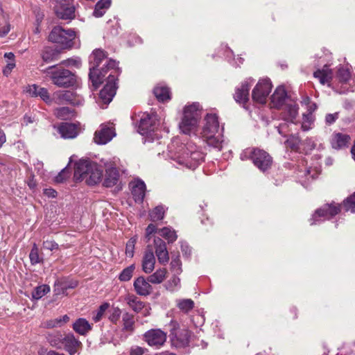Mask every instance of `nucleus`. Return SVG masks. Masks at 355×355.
<instances>
[{"instance_id": "38", "label": "nucleus", "mask_w": 355, "mask_h": 355, "mask_svg": "<svg viewBox=\"0 0 355 355\" xmlns=\"http://www.w3.org/2000/svg\"><path fill=\"white\" fill-rule=\"evenodd\" d=\"M50 292V287L46 284L37 286L32 292V297L35 300H40L46 294Z\"/></svg>"}, {"instance_id": "36", "label": "nucleus", "mask_w": 355, "mask_h": 355, "mask_svg": "<svg viewBox=\"0 0 355 355\" xmlns=\"http://www.w3.org/2000/svg\"><path fill=\"white\" fill-rule=\"evenodd\" d=\"M158 234L166 239L168 243L174 242L178 238L176 232L168 227H164L159 230Z\"/></svg>"}, {"instance_id": "20", "label": "nucleus", "mask_w": 355, "mask_h": 355, "mask_svg": "<svg viewBox=\"0 0 355 355\" xmlns=\"http://www.w3.org/2000/svg\"><path fill=\"white\" fill-rule=\"evenodd\" d=\"M58 131L64 139H73L78 134V128L73 123H62L58 127Z\"/></svg>"}, {"instance_id": "26", "label": "nucleus", "mask_w": 355, "mask_h": 355, "mask_svg": "<svg viewBox=\"0 0 355 355\" xmlns=\"http://www.w3.org/2000/svg\"><path fill=\"white\" fill-rule=\"evenodd\" d=\"M315 78L320 80L322 85L329 83L333 78V72L327 65H324L322 69H318L313 73Z\"/></svg>"}, {"instance_id": "11", "label": "nucleus", "mask_w": 355, "mask_h": 355, "mask_svg": "<svg viewBox=\"0 0 355 355\" xmlns=\"http://www.w3.org/2000/svg\"><path fill=\"white\" fill-rule=\"evenodd\" d=\"M271 89L272 85L270 80H260L252 90V96L253 100L261 104L265 103Z\"/></svg>"}, {"instance_id": "18", "label": "nucleus", "mask_w": 355, "mask_h": 355, "mask_svg": "<svg viewBox=\"0 0 355 355\" xmlns=\"http://www.w3.org/2000/svg\"><path fill=\"white\" fill-rule=\"evenodd\" d=\"M173 161L176 162L180 167L189 169H195L202 162L204 157L195 159L193 157H171Z\"/></svg>"}, {"instance_id": "35", "label": "nucleus", "mask_w": 355, "mask_h": 355, "mask_svg": "<svg viewBox=\"0 0 355 355\" xmlns=\"http://www.w3.org/2000/svg\"><path fill=\"white\" fill-rule=\"evenodd\" d=\"M42 59L44 62L49 63L57 60V53L51 47H45L41 53Z\"/></svg>"}, {"instance_id": "58", "label": "nucleus", "mask_w": 355, "mask_h": 355, "mask_svg": "<svg viewBox=\"0 0 355 355\" xmlns=\"http://www.w3.org/2000/svg\"><path fill=\"white\" fill-rule=\"evenodd\" d=\"M313 121V116L311 112H309L307 114H303V122L302 124V128L304 130H308L309 129V126L306 124H310Z\"/></svg>"}, {"instance_id": "44", "label": "nucleus", "mask_w": 355, "mask_h": 355, "mask_svg": "<svg viewBox=\"0 0 355 355\" xmlns=\"http://www.w3.org/2000/svg\"><path fill=\"white\" fill-rule=\"evenodd\" d=\"M29 258L32 265H35L43 261V259L39 255V248L36 243H34L32 247L29 254Z\"/></svg>"}, {"instance_id": "17", "label": "nucleus", "mask_w": 355, "mask_h": 355, "mask_svg": "<svg viewBox=\"0 0 355 355\" xmlns=\"http://www.w3.org/2000/svg\"><path fill=\"white\" fill-rule=\"evenodd\" d=\"M155 265V257L153 249L150 245H148L142 258V270L146 274H150L153 271Z\"/></svg>"}, {"instance_id": "28", "label": "nucleus", "mask_w": 355, "mask_h": 355, "mask_svg": "<svg viewBox=\"0 0 355 355\" xmlns=\"http://www.w3.org/2000/svg\"><path fill=\"white\" fill-rule=\"evenodd\" d=\"M252 161L256 166L264 171L269 168L272 163V157H245Z\"/></svg>"}, {"instance_id": "24", "label": "nucleus", "mask_w": 355, "mask_h": 355, "mask_svg": "<svg viewBox=\"0 0 355 355\" xmlns=\"http://www.w3.org/2000/svg\"><path fill=\"white\" fill-rule=\"evenodd\" d=\"M287 94L284 87H278L271 96V106L280 108L285 103Z\"/></svg>"}, {"instance_id": "62", "label": "nucleus", "mask_w": 355, "mask_h": 355, "mask_svg": "<svg viewBox=\"0 0 355 355\" xmlns=\"http://www.w3.org/2000/svg\"><path fill=\"white\" fill-rule=\"evenodd\" d=\"M15 67V61L8 62L6 66L3 69V73L5 76H8Z\"/></svg>"}, {"instance_id": "9", "label": "nucleus", "mask_w": 355, "mask_h": 355, "mask_svg": "<svg viewBox=\"0 0 355 355\" xmlns=\"http://www.w3.org/2000/svg\"><path fill=\"white\" fill-rule=\"evenodd\" d=\"M73 0H56L54 10L56 16L61 19H72L75 17Z\"/></svg>"}, {"instance_id": "31", "label": "nucleus", "mask_w": 355, "mask_h": 355, "mask_svg": "<svg viewBox=\"0 0 355 355\" xmlns=\"http://www.w3.org/2000/svg\"><path fill=\"white\" fill-rule=\"evenodd\" d=\"M166 275L167 270L166 268H159L154 273L148 277V281L153 284H159L166 279Z\"/></svg>"}, {"instance_id": "23", "label": "nucleus", "mask_w": 355, "mask_h": 355, "mask_svg": "<svg viewBox=\"0 0 355 355\" xmlns=\"http://www.w3.org/2000/svg\"><path fill=\"white\" fill-rule=\"evenodd\" d=\"M146 184L142 180L137 181L132 187L131 193L135 202H143L146 194Z\"/></svg>"}, {"instance_id": "53", "label": "nucleus", "mask_w": 355, "mask_h": 355, "mask_svg": "<svg viewBox=\"0 0 355 355\" xmlns=\"http://www.w3.org/2000/svg\"><path fill=\"white\" fill-rule=\"evenodd\" d=\"M10 30L9 22L5 19H0V37L6 36Z\"/></svg>"}, {"instance_id": "50", "label": "nucleus", "mask_w": 355, "mask_h": 355, "mask_svg": "<svg viewBox=\"0 0 355 355\" xmlns=\"http://www.w3.org/2000/svg\"><path fill=\"white\" fill-rule=\"evenodd\" d=\"M136 242L137 239L135 238H131L128 241L125 246V254L127 257H133Z\"/></svg>"}, {"instance_id": "21", "label": "nucleus", "mask_w": 355, "mask_h": 355, "mask_svg": "<svg viewBox=\"0 0 355 355\" xmlns=\"http://www.w3.org/2000/svg\"><path fill=\"white\" fill-rule=\"evenodd\" d=\"M120 174L116 167L111 166L105 170V177L103 181V186L112 187L116 185L119 180Z\"/></svg>"}, {"instance_id": "64", "label": "nucleus", "mask_w": 355, "mask_h": 355, "mask_svg": "<svg viewBox=\"0 0 355 355\" xmlns=\"http://www.w3.org/2000/svg\"><path fill=\"white\" fill-rule=\"evenodd\" d=\"M43 193L48 197L55 198L57 196V191L52 188L44 189Z\"/></svg>"}, {"instance_id": "15", "label": "nucleus", "mask_w": 355, "mask_h": 355, "mask_svg": "<svg viewBox=\"0 0 355 355\" xmlns=\"http://www.w3.org/2000/svg\"><path fill=\"white\" fill-rule=\"evenodd\" d=\"M154 247L159 263L164 266L166 265L169 261V254L166 243L159 237H155Z\"/></svg>"}, {"instance_id": "12", "label": "nucleus", "mask_w": 355, "mask_h": 355, "mask_svg": "<svg viewBox=\"0 0 355 355\" xmlns=\"http://www.w3.org/2000/svg\"><path fill=\"white\" fill-rule=\"evenodd\" d=\"M340 210L341 205H335L334 203L326 204L323 207L315 210L313 215V218L311 219L313 221L311 223V225H313L315 223L316 218H331L340 213Z\"/></svg>"}, {"instance_id": "5", "label": "nucleus", "mask_w": 355, "mask_h": 355, "mask_svg": "<svg viewBox=\"0 0 355 355\" xmlns=\"http://www.w3.org/2000/svg\"><path fill=\"white\" fill-rule=\"evenodd\" d=\"M201 118V109L198 103L186 106L184 109L183 116L179 128L180 131L186 135L190 134L198 126Z\"/></svg>"}, {"instance_id": "16", "label": "nucleus", "mask_w": 355, "mask_h": 355, "mask_svg": "<svg viewBox=\"0 0 355 355\" xmlns=\"http://www.w3.org/2000/svg\"><path fill=\"white\" fill-rule=\"evenodd\" d=\"M83 347L82 343L72 334L64 336L62 347L69 355L76 354Z\"/></svg>"}, {"instance_id": "61", "label": "nucleus", "mask_w": 355, "mask_h": 355, "mask_svg": "<svg viewBox=\"0 0 355 355\" xmlns=\"http://www.w3.org/2000/svg\"><path fill=\"white\" fill-rule=\"evenodd\" d=\"M339 113L327 114L325 116V122L328 125L334 123L338 119Z\"/></svg>"}, {"instance_id": "63", "label": "nucleus", "mask_w": 355, "mask_h": 355, "mask_svg": "<svg viewBox=\"0 0 355 355\" xmlns=\"http://www.w3.org/2000/svg\"><path fill=\"white\" fill-rule=\"evenodd\" d=\"M146 349L136 346L130 349V355H143L145 353Z\"/></svg>"}, {"instance_id": "59", "label": "nucleus", "mask_w": 355, "mask_h": 355, "mask_svg": "<svg viewBox=\"0 0 355 355\" xmlns=\"http://www.w3.org/2000/svg\"><path fill=\"white\" fill-rule=\"evenodd\" d=\"M38 96H40L44 101H50L49 94L46 88L40 87V89H38Z\"/></svg>"}, {"instance_id": "30", "label": "nucleus", "mask_w": 355, "mask_h": 355, "mask_svg": "<svg viewBox=\"0 0 355 355\" xmlns=\"http://www.w3.org/2000/svg\"><path fill=\"white\" fill-rule=\"evenodd\" d=\"M128 306L136 313L140 312L144 308V303L135 295H128L125 297Z\"/></svg>"}, {"instance_id": "8", "label": "nucleus", "mask_w": 355, "mask_h": 355, "mask_svg": "<svg viewBox=\"0 0 355 355\" xmlns=\"http://www.w3.org/2000/svg\"><path fill=\"white\" fill-rule=\"evenodd\" d=\"M170 330V341L171 345L176 348L185 347L189 345L191 331L186 328H180L176 321H171Z\"/></svg>"}, {"instance_id": "41", "label": "nucleus", "mask_w": 355, "mask_h": 355, "mask_svg": "<svg viewBox=\"0 0 355 355\" xmlns=\"http://www.w3.org/2000/svg\"><path fill=\"white\" fill-rule=\"evenodd\" d=\"M345 211L355 212V192L343 200L341 204Z\"/></svg>"}, {"instance_id": "10", "label": "nucleus", "mask_w": 355, "mask_h": 355, "mask_svg": "<svg viewBox=\"0 0 355 355\" xmlns=\"http://www.w3.org/2000/svg\"><path fill=\"white\" fill-rule=\"evenodd\" d=\"M166 338V333L160 329H152L144 334V340L149 346L156 349L162 347L164 345Z\"/></svg>"}, {"instance_id": "32", "label": "nucleus", "mask_w": 355, "mask_h": 355, "mask_svg": "<svg viewBox=\"0 0 355 355\" xmlns=\"http://www.w3.org/2000/svg\"><path fill=\"white\" fill-rule=\"evenodd\" d=\"M111 0H100L95 5L93 15L96 17H102L110 8Z\"/></svg>"}, {"instance_id": "42", "label": "nucleus", "mask_w": 355, "mask_h": 355, "mask_svg": "<svg viewBox=\"0 0 355 355\" xmlns=\"http://www.w3.org/2000/svg\"><path fill=\"white\" fill-rule=\"evenodd\" d=\"M180 148L179 150H175L174 153H182V154H185L187 155L189 154L192 155L194 153H199L197 146L192 143H189L187 144V146L182 145ZM171 153H173V152L172 150H171Z\"/></svg>"}, {"instance_id": "25", "label": "nucleus", "mask_w": 355, "mask_h": 355, "mask_svg": "<svg viewBox=\"0 0 355 355\" xmlns=\"http://www.w3.org/2000/svg\"><path fill=\"white\" fill-rule=\"evenodd\" d=\"M53 96L58 103H63L64 102L71 104L78 103L75 94L69 90L56 92L54 93Z\"/></svg>"}, {"instance_id": "54", "label": "nucleus", "mask_w": 355, "mask_h": 355, "mask_svg": "<svg viewBox=\"0 0 355 355\" xmlns=\"http://www.w3.org/2000/svg\"><path fill=\"white\" fill-rule=\"evenodd\" d=\"M245 153L248 155H265L267 153L259 148L252 147L245 149Z\"/></svg>"}, {"instance_id": "57", "label": "nucleus", "mask_w": 355, "mask_h": 355, "mask_svg": "<svg viewBox=\"0 0 355 355\" xmlns=\"http://www.w3.org/2000/svg\"><path fill=\"white\" fill-rule=\"evenodd\" d=\"M43 247L46 250L53 251L59 248L58 244L53 240H46L43 242Z\"/></svg>"}, {"instance_id": "33", "label": "nucleus", "mask_w": 355, "mask_h": 355, "mask_svg": "<svg viewBox=\"0 0 355 355\" xmlns=\"http://www.w3.org/2000/svg\"><path fill=\"white\" fill-rule=\"evenodd\" d=\"M154 94L158 101L164 102L170 99V92L168 87L157 86L154 89Z\"/></svg>"}, {"instance_id": "49", "label": "nucleus", "mask_w": 355, "mask_h": 355, "mask_svg": "<svg viewBox=\"0 0 355 355\" xmlns=\"http://www.w3.org/2000/svg\"><path fill=\"white\" fill-rule=\"evenodd\" d=\"M286 109L288 115V120L291 122L296 118L298 114V105L296 103L287 104Z\"/></svg>"}, {"instance_id": "47", "label": "nucleus", "mask_w": 355, "mask_h": 355, "mask_svg": "<svg viewBox=\"0 0 355 355\" xmlns=\"http://www.w3.org/2000/svg\"><path fill=\"white\" fill-rule=\"evenodd\" d=\"M170 265L172 272L177 275H180L182 272V262L180 259V255L172 257Z\"/></svg>"}, {"instance_id": "19", "label": "nucleus", "mask_w": 355, "mask_h": 355, "mask_svg": "<svg viewBox=\"0 0 355 355\" xmlns=\"http://www.w3.org/2000/svg\"><path fill=\"white\" fill-rule=\"evenodd\" d=\"M351 140L349 135L341 132H334L331 137V145L333 148L341 149L346 148Z\"/></svg>"}, {"instance_id": "1", "label": "nucleus", "mask_w": 355, "mask_h": 355, "mask_svg": "<svg viewBox=\"0 0 355 355\" xmlns=\"http://www.w3.org/2000/svg\"><path fill=\"white\" fill-rule=\"evenodd\" d=\"M108 73L107 83L99 93V99L105 105L110 103L116 94L117 89L116 82L119 76L117 63L113 60H110L106 66L101 68V71L94 69L89 74L92 85L96 89L103 82L104 78Z\"/></svg>"}, {"instance_id": "13", "label": "nucleus", "mask_w": 355, "mask_h": 355, "mask_svg": "<svg viewBox=\"0 0 355 355\" xmlns=\"http://www.w3.org/2000/svg\"><path fill=\"white\" fill-rule=\"evenodd\" d=\"M150 284L148 277L145 278L144 276L138 277L133 283L134 290L138 295L148 296L153 291V288Z\"/></svg>"}, {"instance_id": "40", "label": "nucleus", "mask_w": 355, "mask_h": 355, "mask_svg": "<svg viewBox=\"0 0 355 355\" xmlns=\"http://www.w3.org/2000/svg\"><path fill=\"white\" fill-rule=\"evenodd\" d=\"M164 208L162 205L157 206L149 213L150 220L153 222L161 220L164 218Z\"/></svg>"}, {"instance_id": "3", "label": "nucleus", "mask_w": 355, "mask_h": 355, "mask_svg": "<svg viewBox=\"0 0 355 355\" xmlns=\"http://www.w3.org/2000/svg\"><path fill=\"white\" fill-rule=\"evenodd\" d=\"M205 123L203 126L202 137L204 141L209 146L214 148L220 146L222 139V130H220L218 116L216 114H209L205 118Z\"/></svg>"}, {"instance_id": "46", "label": "nucleus", "mask_w": 355, "mask_h": 355, "mask_svg": "<svg viewBox=\"0 0 355 355\" xmlns=\"http://www.w3.org/2000/svg\"><path fill=\"white\" fill-rule=\"evenodd\" d=\"M110 307V304L107 303V302H104L103 304H102L98 309V310L96 311L95 313H94L93 315V320L95 322H99L103 316L104 315L105 311H107V309Z\"/></svg>"}, {"instance_id": "7", "label": "nucleus", "mask_w": 355, "mask_h": 355, "mask_svg": "<svg viewBox=\"0 0 355 355\" xmlns=\"http://www.w3.org/2000/svg\"><path fill=\"white\" fill-rule=\"evenodd\" d=\"M158 125L159 121L155 114H144L141 118L138 131L145 137L144 142L159 139Z\"/></svg>"}, {"instance_id": "52", "label": "nucleus", "mask_w": 355, "mask_h": 355, "mask_svg": "<svg viewBox=\"0 0 355 355\" xmlns=\"http://www.w3.org/2000/svg\"><path fill=\"white\" fill-rule=\"evenodd\" d=\"M70 176L69 169L67 168H63L55 178V181L57 183H62L67 180Z\"/></svg>"}, {"instance_id": "45", "label": "nucleus", "mask_w": 355, "mask_h": 355, "mask_svg": "<svg viewBox=\"0 0 355 355\" xmlns=\"http://www.w3.org/2000/svg\"><path fill=\"white\" fill-rule=\"evenodd\" d=\"M177 306L182 311L187 313L193 309L194 302L191 299H183L178 301Z\"/></svg>"}, {"instance_id": "6", "label": "nucleus", "mask_w": 355, "mask_h": 355, "mask_svg": "<svg viewBox=\"0 0 355 355\" xmlns=\"http://www.w3.org/2000/svg\"><path fill=\"white\" fill-rule=\"evenodd\" d=\"M76 37V32L72 29H64L60 26H54L48 36V40L58 44L62 49H71Z\"/></svg>"}, {"instance_id": "29", "label": "nucleus", "mask_w": 355, "mask_h": 355, "mask_svg": "<svg viewBox=\"0 0 355 355\" xmlns=\"http://www.w3.org/2000/svg\"><path fill=\"white\" fill-rule=\"evenodd\" d=\"M64 336L60 331H55L51 334H49L46 336L47 340L49 344L54 347L58 349L62 348Z\"/></svg>"}, {"instance_id": "48", "label": "nucleus", "mask_w": 355, "mask_h": 355, "mask_svg": "<svg viewBox=\"0 0 355 355\" xmlns=\"http://www.w3.org/2000/svg\"><path fill=\"white\" fill-rule=\"evenodd\" d=\"M180 279L178 277V275L175 273L172 277L166 283L165 287L167 290L173 292L175 288L180 286Z\"/></svg>"}, {"instance_id": "39", "label": "nucleus", "mask_w": 355, "mask_h": 355, "mask_svg": "<svg viewBox=\"0 0 355 355\" xmlns=\"http://www.w3.org/2000/svg\"><path fill=\"white\" fill-rule=\"evenodd\" d=\"M135 269V264H132L125 268H124L119 275V279L121 282H128L131 279L133 276V273Z\"/></svg>"}, {"instance_id": "14", "label": "nucleus", "mask_w": 355, "mask_h": 355, "mask_svg": "<svg viewBox=\"0 0 355 355\" xmlns=\"http://www.w3.org/2000/svg\"><path fill=\"white\" fill-rule=\"evenodd\" d=\"M115 136L113 127L102 125L101 128L95 132L94 140L97 144H105Z\"/></svg>"}, {"instance_id": "22", "label": "nucleus", "mask_w": 355, "mask_h": 355, "mask_svg": "<svg viewBox=\"0 0 355 355\" xmlns=\"http://www.w3.org/2000/svg\"><path fill=\"white\" fill-rule=\"evenodd\" d=\"M250 87V85L245 81L236 88L234 98L237 103L243 105L246 103L249 99Z\"/></svg>"}, {"instance_id": "34", "label": "nucleus", "mask_w": 355, "mask_h": 355, "mask_svg": "<svg viewBox=\"0 0 355 355\" xmlns=\"http://www.w3.org/2000/svg\"><path fill=\"white\" fill-rule=\"evenodd\" d=\"M123 329L126 331H132L134 329V316L132 314L126 312L122 316Z\"/></svg>"}, {"instance_id": "37", "label": "nucleus", "mask_w": 355, "mask_h": 355, "mask_svg": "<svg viewBox=\"0 0 355 355\" xmlns=\"http://www.w3.org/2000/svg\"><path fill=\"white\" fill-rule=\"evenodd\" d=\"M92 55L94 57V67L92 71L94 69H95L99 72L101 71V69L100 70H98L96 69V67H98L99 66V64H101V62L107 57V54L104 51H103L101 49H96L93 51ZM91 71H92V70H90V72Z\"/></svg>"}, {"instance_id": "43", "label": "nucleus", "mask_w": 355, "mask_h": 355, "mask_svg": "<svg viewBox=\"0 0 355 355\" xmlns=\"http://www.w3.org/2000/svg\"><path fill=\"white\" fill-rule=\"evenodd\" d=\"M55 116L62 120H66L71 118L72 116L71 111L69 107H62L57 108L54 110Z\"/></svg>"}, {"instance_id": "60", "label": "nucleus", "mask_w": 355, "mask_h": 355, "mask_svg": "<svg viewBox=\"0 0 355 355\" xmlns=\"http://www.w3.org/2000/svg\"><path fill=\"white\" fill-rule=\"evenodd\" d=\"M157 232V227L155 225L150 223L146 229V238L148 239L147 242L150 239L151 234Z\"/></svg>"}, {"instance_id": "56", "label": "nucleus", "mask_w": 355, "mask_h": 355, "mask_svg": "<svg viewBox=\"0 0 355 355\" xmlns=\"http://www.w3.org/2000/svg\"><path fill=\"white\" fill-rule=\"evenodd\" d=\"M338 76L340 81L347 82L350 78V73L347 69L340 68L338 71Z\"/></svg>"}, {"instance_id": "2", "label": "nucleus", "mask_w": 355, "mask_h": 355, "mask_svg": "<svg viewBox=\"0 0 355 355\" xmlns=\"http://www.w3.org/2000/svg\"><path fill=\"white\" fill-rule=\"evenodd\" d=\"M103 174V167L87 159H80L75 164L74 178L79 181L85 179L88 185L93 186L99 183Z\"/></svg>"}, {"instance_id": "4", "label": "nucleus", "mask_w": 355, "mask_h": 355, "mask_svg": "<svg viewBox=\"0 0 355 355\" xmlns=\"http://www.w3.org/2000/svg\"><path fill=\"white\" fill-rule=\"evenodd\" d=\"M44 73L54 85L59 87H69L73 86L76 82L75 75L62 66H51L46 68Z\"/></svg>"}, {"instance_id": "51", "label": "nucleus", "mask_w": 355, "mask_h": 355, "mask_svg": "<svg viewBox=\"0 0 355 355\" xmlns=\"http://www.w3.org/2000/svg\"><path fill=\"white\" fill-rule=\"evenodd\" d=\"M121 315V309L119 307H114L112 309V312L109 315V320L112 323L116 324L120 319Z\"/></svg>"}, {"instance_id": "27", "label": "nucleus", "mask_w": 355, "mask_h": 355, "mask_svg": "<svg viewBox=\"0 0 355 355\" xmlns=\"http://www.w3.org/2000/svg\"><path fill=\"white\" fill-rule=\"evenodd\" d=\"M92 329V325L85 318H80L73 324V329L82 336L86 335Z\"/></svg>"}, {"instance_id": "55", "label": "nucleus", "mask_w": 355, "mask_h": 355, "mask_svg": "<svg viewBox=\"0 0 355 355\" xmlns=\"http://www.w3.org/2000/svg\"><path fill=\"white\" fill-rule=\"evenodd\" d=\"M38 89H40V87L34 84L27 86L25 92L31 97H37L39 93Z\"/></svg>"}]
</instances>
